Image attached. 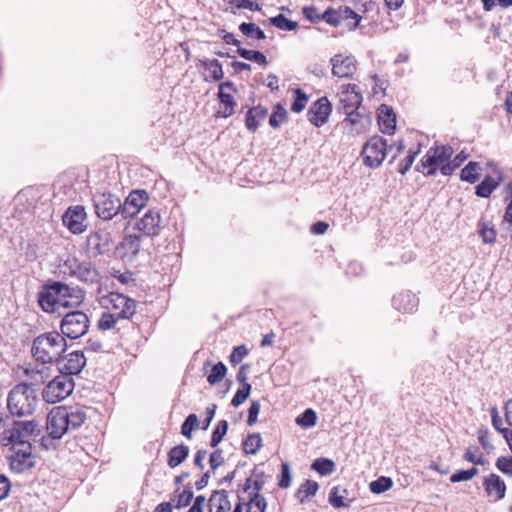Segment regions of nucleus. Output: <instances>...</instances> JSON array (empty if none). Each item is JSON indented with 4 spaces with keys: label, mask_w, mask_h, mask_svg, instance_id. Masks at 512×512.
<instances>
[{
    "label": "nucleus",
    "mask_w": 512,
    "mask_h": 512,
    "mask_svg": "<svg viewBox=\"0 0 512 512\" xmlns=\"http://www.w3.org/2000/svg\"><path fill=\"white\" fill-rule=\"evenodd\" d=\"M146 236H157L161 231V216L158 210L149 209L136 224Z\"/></svg>",
    "instance_id": "nucleus-19"
},
{
    "label": "nucleus",
    "mask_w": 512,
    "mask_h": 512,
    "mask_svg": "<svg viewBox=\"0 0 512 512\" xmlns=\"http://www.w3.org/2000/svg\"><path fill=\"white\" fill-rule=\"evenodd\" d=\"M393 486V481L389 477L381 476L372 481L369 485L370 491L374 494H381Z\"/></svg>",
    "instance_id": "nucleus-44"
},
{
    "label": "nucleus",
    "mask_w": 512,
    "mask_h": 512,
    "mask_svg": "<svg viewBox=\"0 0 512 512\" xmlns=\"http://www.w3.org/2000/svg\"><path fill=\"white\" fill-rule=\"evenodd\" d=\"M9 467L15 473H23L35 465V456L32 453V445L14 446L13 452L8 456Z\"/></svg>",
    "instance_id": "nucleus-12"
},
{
    "label": "nucleus",
    "mask_w": 512,
    "mask_h": 512,
    "mask_svg": "<svg viewBox=\"0 0 512 512\" xmlns=\"http://www.w3.org/2000/svg\"><path fill=\"white\" fill-rule=\"evenodd\" d=\"M267 501L265 497L257 492H249V501L246 512H265Z\"/></svg>",
    "instance_id": "nucleus-34"
},
{
    "label": "nucleus",
    "mask_w": 512,
    "mask_h": 512,
    "mask_svg": "<svg viewBox=\"0 0 512 512\" xmlns=\"http://www.w3.org/2000/svg\"><path fill=\"white\" fill-rule=\"evenodd\" d=\"M478 169H479V163L470 161L461 170V173H460L461 180L471 183V184L476 183L479 179Z\"/></svg>",
    "instance_id": "nucleus-40"
},
{
    "label": "nucleus",
    "mask_w": 512,
    "mask_h": 512,
    "mask_svg": "<svg viewBox=\"0 0 512 512\" xmlns=\"http://www.w3.org/2000/svg\"><path fill=\"white\" fill-rule=\"evenodd\" d=\"M231 8L248 9L251 11H261V6L251 0H229Z\"/></svg>",
    "instance_id": "nucleus-56"
},
{
    "label": "nucleus",
    "mask_w": 512,
    "mask_h": 512,
    "mask_svg": "<svg viewBox=\"0 0 512 512\" xmlns=\"http://www.w3.org/2000/svg\"><path fill=\"white\" fill-rule=\"evenodd\" d=\"M294 96V101L292 102L290 109L294 113H300L305 109L309 97L301 88L295 89Z\"/></svg>",
    "instance_id": "nucleus-43"
},
{
    "label": "nucleus",
    "mask_w": 512,
    "mask_h": 512,
    "mask_svg": "<svg viewBox=\"0 0 512 512\" xmlns=\"http://www.w3.org/2000/svg\"><path fill=\"white\" fill-rule=\"evenodd\" d=\"M47 287L50 289L56 299L59 300L61 307H69L72 305L68 298H72L74 296V293L76 292L75 289L57 281L48 284Z\"/></svg>",
    "instance_id": "nucleus-27"
},
{
    "label": "nucleus",
    "mask_w": 512,
    "mask_h": 512,
    "mask_svg": "<svg viewBox=\"0 0 512 512\" xmlns=\"http://www.w3.org/2000/svg\"><path fill=\"white\" fill-rule=\"evenodd\" d=\"M227 373V368L224 363L218 362L213 365L210 374L207 377V381L210 385H215L223 380Z\"/></svg>",
    "instance_id": "nucleus-45"
},
{
    "label": "nucleus",
    "mask_w": 512,
    "mask_h": 512,
    "mask_svg": "<svg viewBox=\"0 0 512 512\" xmlns=\"http://www.w3.org/2000/svg\"><path fill=\"white\" fill-rule=\"evenodd\" d=\"M106 308L120 319L128 320L136 312V301L121 293L111 292L103 298Z\"/></svg>",
    "instance_id": "nucleus-10"
},
{
    "label": "nucleus",
    "mask_w": 512,
    "mask_h": 512,
    "mask_svg": "<svg viewBox=\"0 0 512 512\" xmlns=\"http://www.w3.org/2000/svg\"><path fill=\"white\" fill-rule=\"evenodd\" d=\"M311 469L321 476L331 475L335 471V463L329 458L320 457L313 461Z\"/></svg>",
    "instance_id": "nucleus-33"
},
{
    "label": "nucleus",
    "mask_w": 512,
    "mask_h": 512,
    "mask_svg": "<svg viewBox=\"0 0 512 512\" xmlns=\"http://www.w3.org/2000/svg\"><path fill=\"white\" fill-rule=\"evenodd\" d=\"M228 431V422L226 420H220L211 435V447H217L218 444L223 440L224 436Z\"/></svg>",
    "instance_id": "nucleus-46"
},
{
    "label": "nucleus",
    "mask_w": 512,
    "mask_h": 512,
    "mask_svg": "<svg viewBox=\"0 0 512 512\" xmlns=\"http://www.w3.org/2000/svg\"><path fill=\"white\" fill-rule=\"evenodd\" d=\"M378 125L380 131L384 134L391 135L396 128V115L392 107L382 104L378 108Z\"/></svg>",
    "instance_id": "nucleus-22"
},
{
    "label": "nucleus",
    "mask_w": 512,
    "mask_h": 512,
    "mask_svg": "<svg viewBox=\"0 0 512 512\" xmlns=\"http://www.w3.org/2000/svg\"><path fill=\"white\" fill-rule=\"evenodd\" d=\"M237 54L245 60L255 62L262 66H267L268 64L266 56L257 50H248L246 48L238 47Z\"/></svg>",
    "instance_id": "nucleus-38"
},
{
    "label": "nucleus",
    "mask_w": 512,
    "mask_h": 512,
    "mask_svg": "<svg viewBox=\"0 0 512 512\" xmlns=\"http://www.w3.org/2000/svg\"><path fill=\"white\" fill-rule=\"evenodd\" d=\"M248 355V349L245 345L237 346L230 354L229 361L232 365H237Z\"/></svg>",
    "instance_id": "nucleus-59"
},
{
    "label": "nucleus",
    "mask_w": 512,
    "mask_h": 512,
    "mask_svg": "<svg viewBox=\"0 0 512 512\" xmlns=\"http://www.w3.org/2000/svg\"><path fill=\"white\" fill-rule=\"evenodd\" d=\"M120 320L118 316H116L114 313H103L101 318L98 321V328L100 330H110L112 328H115L117 322Z\"/></svg>",
    "instance_id": "nucleus-49"
},
{
    "label": "nucleus",
    "mask_w": 512,
    "mask_h": 512,
    "mask_svg": "<svg viewBox=\"0 0 512 512\" xmlns=\"http://www.w3.org/2000/svg\"><path fill=\"white\" fill-rule=\"evenodd\" d=\"M477 474H478V469L476 467H472L471 469H468V470H457L455 473H453L451 475L450 481L452 483L469 481Z\"/></svg>",
    "instance_id": "nucleus-51"
},
{
    "label": "nucleus",
    "mask_w": 512,
    "mask_h": 512,
    "mask_svg": "<svg viewBox=\"0 0 512 512\" xmlns=\"http://www.w3.org/2000/svg\"><path fill=\"white\" fill-rule=\"evenodd\" d=\"M483 487L489 497L495 496V501L505 497L506 484L501 477L495 473H491L484 479Z\"/></svg>",
    "instance_id": "nucleus-23"
},
{
    "label": "nucleus",
    "mask_w": 512,
    "mask_h": 512,
    "mask_svg": "<svg viewBox=\"0 0 512 512\" xmlns=\"http://www.w3.org/2000/svg\"><path fill=\"white\" fill-rule=\"evenodd\" d=\"M40 433L39 423L35 420L17 421L13 419L10 432L2 440L3 446L13 444V446H24L31 444L30 439Z\"/></svg>",
    "instance_id": "nucleus-5"
},
{
    "label": "nucleus",
    "mask_w": 512,
    "mask_h": 512,
    "mask_svg": "<svg viewBox=\"0 0 512 512\" xmlns=\"http://www.w3.org/2000/svg\"><path fill=\"white\" fill-rule=\"evenodd\" d=\"M478 233L486 244H493L496 241V230L490 222L479 221Z\"/></svg>",
    "instance_id": "nucleus-39"
},
{
    "label": "nucleus",
    "mask_w": 512,
    "mask_h": 512,
    "mask_svg": "<svg viewBox=\"0 0 512 512\" xmlns=\"http://www.w3.org/2000/svg\"><path fill=\"white\" fill-rule=\"evenodd\" d=\"M453 149L451 146H435L431 147L422 157L420 164L423 168H427L425 175L433 176L439 170L443 175H451L455 171L452 166L451 157Z\"/></svg>",
    "instance_id": "nucleus-4"
},
{
    "label": "nucleus",
    "mask_w": 512,
    "mask_h": 512,
    "mask_svg": "<svg viewBox=\"0 0 512 512\" xmlns=\"http://www.w3.org/2000/svg\"><path fill=\"white\" fill-rule=\"evenodd\" d=\"M13 422V416L6 415L0 412V444L2 445V440L8 436L10 432V427Z\"/></svg>",
    "instance_id": "nucleus-55"
},
{
    "label": "nucleus",
    "mask_w": 512,
    "mask_h": 512,
    "mask_svg": "<svg viewBox=\"0 0 512 512\" xmlns=\"http://www.w3.org/2000/svg\"><path fill=\"white\" fill-rule=\"evenodd\" d=\"M330 63L332 75L338 78H352L357 71V60L351 55L336 54Z\"/></svg>",
    "instance_id": "nucleus-14"
},
{
    "label": "nucleus",
    "mask_w": 512,
    "mask_h": 512,
    "mask_svg": "<svg viewBox=\"0 0 512 512\" xmlns=\"http://www.w3.org/2000/svg\"><path fill=\"white\" fill-rule=\"evenodd\" d=\"M59 373L71 376L78 375L86 365V357L83 351H73L61 355L56 361Z\"/></svg>",
    "instance_id": "nucleus-13"
},
{
    "label": "nucleus",
    "mask_w": 512,
    "mask_h": 512,
    "mask_svg": "<svg viewBox=\"0 0 512 512\" xmlns=\"http://www.w3.org/2000/svg\"><path fill=\"white\" fill-rule=\"evenodd\" d=\"M331 111L332 106L327 97L319 98L308 110V120L315 127H321L327 122Z\"/></svg>",
    "instance_id": "nucleus-18"
},
{
    "label": "nucleus",
    "mask_w": 512,
    "mask_h": 512,
    "mask_svg": "<svg viewBox=\"0 0 512 512\" xmlns=\"http://www.w3.org/2000/svg\"><path fill=\"white\" fill-rule=\"evenodd\" d=\"M321 17L322 20L333 27L339 26L342 22L339 9L328 8L321 14Z\"/></svg>",
    "instance_id": "nucleus-52"
},
{
    "label": "nucleus",
    "mask_w": 512,
    "mask_h": 512,
    "mask_svg": "<svg viewBox=\"0 0 512 512\" xmlns=\"http://www.w3.org/2000/svg\"><path fill=\"white\" fill-rule=\"evenodd\" d=\"M141 248V237L137 235H126L115 247V256L123 261L131 262L136 259Z\"/></svg>",
    "instance_id": "nucleus-17"
},
{
    "label": "nucleus",
    "mask_w": 512,
    "mask_h": 512,
    "mask_svg": "<svg viewBox=\"0 0 512 512\" xmlns=\"http://www.w3.org/2000/svg\"><path fill=\"white\" fill-rule=\"evenodd\" d=\"M419 303V299L410 291H403L395 295L392 299L393 307L403 313L413 312Z\"/></svg>",
    "instance_id": "nucleus-24"
},
{
    "label": "nucleus",
    "mask_w": 512,
    "mask_h": 512,
    "mask_svg": "<svg viewBox=\"0 0 512 512\" xmlns=\"http://www.w3.org/2000/svg\"><path fill=\"white\" fill-rule=\"evenodd\" d=\"M93 205L96 215L105 221L121 214V202L111 193H96L93 196Z\"/></svg>",
    "instance_id": "nucleus-11"
},
{
    "label": "nucleus",
    "mask_w": 512,
    "mask_h": 512,
    "mask_svg": "<svg viewBox=\"0 0 512 512\" xmlns=\"http://www.w3.org/2000/svg\"><path fill=\"white\" fill-rule=\"evenodd\" d=\"M66 349V339L56 330L44 332L34 338L31 355L37 363L42 365V368L25 369L26 375L34 382L33 384L44 383L50 377V368L44 365L56 363Z\"/></svg>",
    "instance_id": "nucleus-1"
},
{
    "label": "nucleus",
    "mask_w": 512,
    "mask_h": 512,
    "mask_svg": "<svg viewBox=\"0 0 512 512\" xmlns=\"http://www.w3.org/2000/svg\"><path fill=\"white\" fill-rule=\"evenodd\" d=\"M193 492L191 490L190 487H186L178 496V499H177V505L176 507L177 508H183V507H186L188 506L192 499H193Z\"/></svg>",
    "instance_id": "nucleus-63"
},
{
    "label": "nucleus",
    "mask_w": 512,
    "mask_h": 512,
    "mask_svg": "<svg viewBox=\"0 0 512 512\" xmlns=\"http://www.w3.org/2000/svg\"><path fill=\"white\" fill-rule=\"evenodd\" d=\"M239 30L248 38H254L257 40H263L266 38L264 31L255 23L243 22L239 25Z\"/></svg>",
    "instance_id": "nucleus-42"
},
{
    "label": "nucleus",
    "mask_w": 512,
    "mask_h": 512,
    "mask_svg": "<svg viewBox=\"0 0 512 512\" xmlns=\"http://www.w3.org/2000/svg\"><path fill=\"white\" fill-rule=\"evenodd\" d=\"M252 475L255 477L253 480V490L254 492L260 493L265 485V472L255 467L252 471Z\"/></svg>",
    "instance_id": "nucleus-61"
},
{
    "label": "nucleus",
    "mask_w": 512,
    "mask_h": 512,
    "mask_svg": "<svg viewBox=\"0 0 512 512\" xmlns=\"http://www.w3.org/2000/svg\"><path fill=\"white\" fill-rule=\"evenodd\" d=\"M89 318L86 313L76 310L64 315L60 322L61 335L64 338L77 339L87 333Z\"/></svg>",
    "instance_id": "nucleus-7"
},
{
    "label": "nucleus",
    "mask_w": 512,
    "mask_h": 512,
    "mask_svg": "<svg viewBox=\"0 0 512 512\" xmlns=\"http://www.w3.org/2000/svg\"><path fill=\"white\" fill-rule=\"evenodd\" d=\"M149 199L145 190H133L129 193L124 203L121 204V216L123 218H132L146 205Z\"/></svg>",
    "instance_id": "nucleus-15"
},
{
    "label": "nucleus",
    "mask_w": 512,
    "mask_h": 512,
    "mask_svg": "<svg viewBox=\"0 0 512 512\" xmlns=\"http://www.w3.org/2000/svg\"><path fill=\"white\" fill-rule=\"evenodd\" d=\"M209 512H227L231 508L226 490H216L212 493L210 499Z\"/></svg>",
    "instance_id": "nucleus-28"
},
{
    "label": "nucleus",
    "mask_w": 512,
    "mask_h": 512,
    "mask_svg": "<svg viewBox=\"0 0 512 512\" xmlns=\"http://www.w3.org/2000/svg\"><path fill=\"white\" fill-rule=\"evenodd\" d=\"M339 487H333L329 492L328 501L334 508L348 507L350 501H345L343 496L338 495Z\"/></svg>",
    "instance_id": "nucleus-54"
},
{
    "label": "nucleus",
    "mask_w": 512,
    "mask_h": 512,
    "mask_svg": "<svg viewBox=\"0 0 512 512\" xmlns=\"http://www.w3.org/2000/svg\"><path fill=\"white\" fill-rule=\"evenodd\" d=\"M198 422L196 414H189L181 425V434L190 439L192 431L198 426Z\"/></svg>",
    "instance_id": "nucleus-50"
},
{
    "label": "nucleus",
    "mask_w": 512,
    "mask_h": 512,
    "mask_svg": "<svg viewBox=\"0 0 512 512\" xmlns=\"http://www.w3.org/2000/svg\"><path fill=\"white\" fill-rule=\"evenodd\" d=\"M291 479H292V476H291V471H290L289 464L288 463H282V465H281V474H280V479H279V482H278V486L280 488H283V489L289 488L290 485H291Z\"/></svg>",
    "instance_id": "nucleus-57"
},
{
    "label": "nucleus",
    "mask_w": 512,
    "mask_h": 512,
    "mask_svg": "<svg viewBox=\"0 0 512 512\" xmlns=\"http://www.w3.org/2000/svg\"><path fill=\"white\" fill-rule=\"evenodd\" d=\"M419 150H416V151H409V154L401 161V163L399 164V168H398V171L399 173H401L402 175L406 174L411 165L413 164L414 160H415V157L416 155L418 154Z\"/></svg>",
    "instance_id": "nucleus-62"
},
{
    "label": "nucleus",
    "mask_w": 512,
    "mask_h": 512,
    "mask_svg": "<svg viewBox=\"0 0 512 512\" xmlns=\"http://www.w3.org/2000/svg\"><path fill=\"white\" fill-rule=\"evenodd\" d=\"M112 243L111 234L107 231H95L87 238V245L96 255H103L110 251Z\"/></svg>",
    "instance_id": "nucleus-21"
},
{
    "label": "nucleus",
    "mask_w": 512,
    "mask_h": 512,
    "mask_svg": "<svg viewBox=\"0 0 512 512\" xmlns=\"http://www.w3.org/2000/svg\"><path fill=\"white\" fill-rule=\"evenodd\" d=\"M262 438L259 433H251L243 440V451L245 454H256L262 447Z\"/></svg>",
    "instance_id": "nucleus-35"
},
{
    "label": "nucleus",
    "mask_w": 512,
    "mask_h": 512,
    "mask_svg": "<svg viewBox=\"0 0 512 512\" xmlns=\"http://www.w3.org/2000/svg\"><path fill=\"white\" fill-rule=\"evenodd\" d=\"M338 9H339V14L341 16L342 21L348 20V19L354 20L352 25H348L349 29L350 30L356 29L360 23L361 16L358 15L354 10H352L348 6L339 7Z\"/></svg>",
    "instance_id": "nucleus-48"
},
{
    "label": "nucleus",
    "mask_w": 512,
    "mask_h": 512,
    "mask_svg": "<svg viewBox=\"0 0 512 512\" xmlns=\"http://www.w3.org/2000/svg\"><path fill=\"white\" fill-rule=\"evenodd\" d=\"M198 66L203 67L208 72V75H204L206 82H217L224 77L222 64L217 59H201Z\"/></svg>",
    "instance_id": "nucleus-26"
},
{
    "label": "nucleus",
    "mask_w": 512,
    "mask_h": 512,
    "mask_svg": "<svg viewBox=\"0 0 512 512\" xmlns=\"http://www.w3.org/2000/svg\"><path fill=\"white\" fill-rule=\"evenodd\" d=\"M39 402L38 393L32 385L19 383L9 392L7 408L13 417H25L34 413Z\"/></svg>",
    "instance_id": "nucleus-3"
},
{
    "label": "nucleus",
    "mask_w": 512,
    "mask_h": 512,
    "mask_svg": "<svg viewBox=\"0 0 512 512\" xmlns=\"http://www.w3.org/2000/svg\"><path fill=\"white\" fill-rule=\"evenodd\" d=\"M319 485L314 480L304 481L295 492V498L304 504L309 498L316 495Z\"/></svg>",
    "instance_id": "nucleus-31"
},
{
    "label": "nucleus",
    "mask_w": 512,
    "mask_h": 512,
    "mask_svg": "<svg viewBox=\"0 0 512 512\" xmlns=\"http://www.w3.org/2000/svg\"><path fill=\"white\" fill-rule=\"evenodd\" d=\"M269 22L272 26L283 31H294L298 27V23L296 21L288 19L284 14H278L269 18Z\"/></svg>",
    "instance_id": "nucleus-41"
},
{
    "label": "nucleus",
    "mask_w": 512,
    "mask_h": 512,
    "mask_svg": "<svg viewBox=\"0 0 512 512\" xmlns=\"http://www.w3.org/2000/svg\"><path fill=\"white\" fill-rule=\"evenodd\" d=\"M387 141L381 136L371 137L363 146L361 155L363 162L370 168H377L381 165L386 156Z\"/></svg>",
    "instance_id": "nucleus-9"
},
{
    "label": "nucleus",
    "mask_w": 512,
    "mask_h": 512,
    "mask_svg": "<svg viewBox=\"0 0 512 512\" xmlns=\"http://www.w3.org/2000/svg\"><path fill=\"white\" fill-rule=\"evenodd\" d=\"M495 465L502 473L512 476V457L511 456L498 457Z\"/></svg>",
    "instance_id": "nucleus-58"
},
{
    "label": "nucleus",
    "mask_w": 512,
    "mask_h": 512,
    "mask_svg": "<svg viewBox=\"0 0 512 512\" xmlns=\"http://www.w3.org/2000/svg\"><path fill=\"white\" fill-rule=\"evenodd\" d=\"M62 267L64 274L76 277L85 284H94L99 280V272L91 261L79 262L76 258H69Z\"/></svg>",
    "instance_id": "nucleus-8"
},
{
    "label": "nucleus",
    "mask_w": 512,
    "mask_h": 512,
    "mask_svg": "<svg viewBox=\"0 0 512 512\" xmlns=\"http://www.w3.org/2000/svg\"><path fill=\"white\" fill-rule=\"evenodd\" d=\"M362 102V96L358 91V87L355 84L342 85V91L340 93V103L344 113L350 111H357L358 107Z\"/></svg>",
    "instance_id": "nucleus-20"
},
{
    "label": "nucleus",
    "mask_w": 512,
    "mask_h": 512,
    "mask_svg": "<svg viewBox=\"0 0 512 512\" xmlns=\"http://www.w3.org/2000/svg\"><path fill=\"white\" fill-rule=\"evenodd\" d=\"M268 115V109L261 105L250 108L245 118L246 128L254 133Z\"/></svg>",
    "instance_id": "nucleus-25"
},
{
    "label": "nucleus",
    "mask_w": 512,
    "mask_h": 512,
    "mask_svg": "<svg viewBox=\"0 0 512 512\" xmlns=\"http://www.w3.org/2000/svg\"><path fill=\"white\" fill-rule=\"evenodd\" d=\"M74 386V379L71 376L59 373L44 387L43 400L50 404L60 402L73 392Z\"/></svg>",
    "instance_id": "nucleus-6"
},
{
    "label": "nucleus",
    "mask_w": 512,
    "mask_h": 512,
    "mask_svg": "<svg viewBox=\"0 0 512 512\" xmlns=\"http://www.w3.org/2000/svg\"><path fill=\"white\" fill-rule=\"evenodd\" d=\"M86 219L85 208L81 205L69 207L62 216L63 224L73 234H81L85 231L84 221Z\"/></svg>",
    "instance_id": "nucleus-16"
},
{
    "label": "nucleus",
    "mask_w": 512,
    "mask_h": 512,
    "mask_svg": "<svg viewBox=\"0 0 512 512\" xmlns=\"http://www.w3.org/2000/svg\"><path fill=\"white\" fill-rule=\"evenodd\" d=\"M503 178L499 174L498 178L495 179L491 176H486L476 187L475 194L481 198H488L498 188Z\"/></svg>",
    "instance_id": "nucleus-29"
},
{
    "label": "nucleus",
    "mask_w": 512,
    "mask_h": 512,
    "mask_svg": "<svg viewBox=\"0 0 512 512\" xmlns=\"http://www.w3.org/2000/svg\"><path fill=\"white\" fill-rule=\"evenodd\" d=\"M477 450H478L477 447H468L463 456L464 460L468 461L470 463H473L475 465H483L485 463L484 456H483V454L476 456L475 451H477Z\"/></svg>",
    "instance_id": "nucleus-60"
},
{
    "label": "nucleus",
    "mask_w": 512,
    "mask_h": 512,
    "mask_svg": "<svg viewBox=\"0 0 512 512\" xmlns=\"http://www.w3.org/2000/svg\"><path fill=\"white\" fill-rule=\"evenodd\" d=\"M87 420V409L82 406H58L48 414L47 431L52 440L81 427Z\"/></svg>",
    "instance_id": "nucleus-2"
},
{
    "label": "nucleus",
    "mask_w": 512,
    "mask_h": 512,
    "mask_svg": "<svg viewBox=\"0 0 512 512\" xmlns=\"http://www.w3.org/2000/svg\"><path fill=\"white\" fill-rule=\"evenodd\" d=\"M189 447L180 444L172 447L167 454V464L170 468H175L183 463L189 455Z\"/></svg>",
    "instance_id": "nucleus-30"
},
{
    "label": "nucleus",
    "mask_w": 512,
    "mask_h": 512,
    "mask_svg": "<svg viewBox=\"0 0 512 512\" xmlns=\"http://www.w3.org/2000/svg\"><path fill=\"white\" fill-rule=\"evenodd\" d=\"M38 303L45 312H55L57 307H61L59 300L47 286L45 291L39 293Z\"/></svg>",
    "instance_id": "nucleus-32"
},
{
    "label": "nucleus",
    "mask_w": 512,
    "mask_h": 512,
    "mask_svg": "<svg viewBox=\"0 0 512 512\" xmlns=\"http://www.w3.org/2000/svg\"><path fill=\"white\" fill-rule=\"evenodd\" d=\"M317 415L316 412L308 408L301 415L296 418V423L303 428H311L316 425Z\"/></svg>",
    "instance_id": "nucleus-47"
},
{
    "label": "nucleus",
    "mask_w": 512,
    "mask_h": 512,
    "mask_svg": "<svg viewBox=\"0 0 512 512\" xmlns=\"http://www.w3.org/2000/svg\"><path fill=\"white\" fill-rule=\"evenodd\" d=\"M218 98L220 104L224 107L222 111H219L221 117L227 118L234 113L236 102L234 101L233 95L227 92H218Z\"/></svg>",
    "instance_id": "nucleus-37"
},
{
    "label": "nucleus",
    "mask_w": 512,
    "mask_h": 512,
    "mask_svg": "<svg viewBox=\"0 0 512 512\" xmlns=\"http://www.w3.org/2000/svg\"><path fill=\"white\" fill-rule=\"evenodd\" d=\"M261 405L258 401H252L248 410L247 425L253 426L258 419Z\"/></svg>",
    "instance_id": "nucleus-64"
},
{
    "label": "nucleus",
    "mask_w": 512,
    "mask_h": 512,
    "mask_svg": "<svg viewBox=\"0 0 512 512\" xmlns=\"http://www.w3.org/2000/svg\"><path fill=\"white\" fill-rule=\"evenodd\" d=\"M288 121V112L281 103H277L273 107L272 114L269 118V125L277 129L282 123Z\"/></svg>",
    "instance_id": "nucleus-36"
},
{
    "label": "nucleus",
    "mask_w": 512,
    "mask_h": 512,
    "mask_svg": "<svg viewBox=\"0 0 512 512\" xmlns=\"http://www.w3.org/2000/svg\"><path fill=\"white\" fill-rule=\"evenodd\" d=\"M251 393V385L245 384L242 386V388L238 389L234 395V397L231 400V405L233 407H238L242 403H244Z\"/></svg>",
    "instance_id": "nucleus-53"
}]
</instances>
